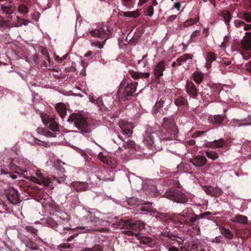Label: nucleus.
Here are the masks:
<instances>
[{
	"label": "nucleus",
	"mask_w": 251,
	"mask_h": 251,
	"mask_svg": "<svg viewBox=\"0 0 251 251\" xmlns=\"http://www.w3.org/2000/svg\"><path fill=\"white\" fill-rule=\"evenodd\" d=\"M164 102L165 100L162 99H160L159 101L156 102L154 108L156 112L160 111V109L162 107Z\"/></svg>",
	"instance_id": "obj_46"
},
{
	"label": "nucleus",
	"mask_w": 251,
	"mask_h": 251,
	"mask_svg": "<svg viewBox=\"0 0 251 251\" xmlns=\"http://www.w3.org/2000/svg\"><path fill=\"white\" fill-rule=\"evenodd\" d=\"M241 45L243 49L251 50V32L246 33V36L241 40Z\"/></svg>",
	"instance_id": "obj_20"
},
{
	"label": "nucleus",
	"mask_w": 251,
	"mask_h": 251,
	"mask_svg": "<svg viewBox=\"0 0 251 251\" xmlns=\"http://www.w3.org/2000/svg\"><path fill=\"white\" fill-rule=\"evenodd\" d=\"M119 126L125 135H127L128 137L132 135L133 128V124L132 123L122 121L119 123Z\"/></svg>",
	"instance_id": "obj_11"
},
{
	"label": "nucleus",
	"mask_w": 251,
	"mask_h": 251,
	"mask_svg": "<svg viewBox=\"0 0 251 251\" xmlns=\"http://www.w3.org/2000/svg\"><path fill=\"white\" fill-rule=\"evenodd\" d=\"M198 20H199L198 18L190 19L187 20L184 23V26L186 27V26H188L193 25L195 24H196L198 22Z\"/></svg>",
	"instance_id": "obj_45"
},
{
	"label": "nucleus",
	"mask_w": 251,
	"mask_h": 251,
	"mask_svg": "<svg viewBox=\"0 0 251 251\" xmlns=\"http://www.w3.org/2000/svg\"><path fill=\"white\" fill-rule=\"evenodd\" d=\"M98 158L101 162L106 165H110L111 164L110 159L108 157L104 155L102 152L99 153Z\"/></svg>",
	"instance_id": "obj_34"
},
{
	"label": "nucleus",
	"mask_w": 251,
	"mask_h": 251,
	"mask_svg": "<svg viewBox=\"0 0 251 251\" xmlns=\"http://www.w3.org/2000/svg\"><path fill=\"white\" fill-rule=\"evenodd\" d=\"M103 247L102 245L99 244H96L93 247L85 248L81 250V251H103Z\"/></svg>",
	"instance_id": "obj_32"
},
{
	"label": "nucleus",
	"mask_w": 251,
	"mask_h": 251,
	"mask_svg": "<svg viewBox=\"0 0 251 251\" xmlns=\"http://www.w3.org/2000/svg\"><path fill=\"white\" fill-rule=\"evenodd\" d=\"M153 12L154 10L152 5H150L147 9V15L149 16H151L153 14Z\"/></svg>",
	"instance_id": "obj_53"
},
{
	"label": "nucleus",
	"mask_w": 251,
	"mask_h": 251,
	"mask_svg": "<svg viewBox=\"0 0 251 251\" xmlns=\"http://www.w3.org/2000/svg\"><path fill=\"white\" fill-rule=\"evenodd\" d=\"M41 184H42L45 186H48L51 182V179L49 177H44L41 175Z\"/></svg>",
	"instance_id": "obj_47"
},
{
	"label": "nucleus",
	"mask_w": 251,
	"mask_h": 251,
	"mask_svg": "<svg viewBox=\"0 0 251 251\" xmlns=\"http://www.w3.org/2000/svg\"><path fill=\"white\" fill-rule=\"evenodd\" d=\"M222 233L229 239H232L233 237V234L228 229L224 228L222 231Z\"/></svg>",
	"instance_id": "obj_42"
},
{
	"label": "nucleus",
	"mask_w": 251,
	"mask_h": 251,
	"mask_svg": "<svg viewBox=\"0 0 251 251\" xmlns=\"http://www.w3.org/2000/svg\"><path fill=\"white\" fill-rule=\"evenodd\" d=\"M35 143H36L37 144L42 145L45 147H47V144H48L47 143H46L45 142L41 141V140H40L37 138H35Z\"/></svg>",
	"instance_id": "obj_59"
},
{
	"label": "nucleus",
	"mask_w": 251,
	"mask_h": 251,
	"mask_svg": "<svg viewBox=\"0 0 251 251\" xmlns=\"http://www.w3.org/2000/svg\"><path fill=\"white\" fill-rule=\"evenodd\" d=\"M42 119L43 123L47 126H48L50 129L53 131H57L59 130L58 124L50 116L45 115L44 117H42Z\"/></svg>",
	"instance_id": "obj_9"
},
{
	"label": "nucleus",
	"mask_w": 251,
	"mask_h": 251,
	"mask_svg": "<svg viewBox=\"0 0 251 251\" xmlns=\"http://www.w3.org/2000/svg\"><path fill=\"white\" fill-rule=\"evenodd\" d=\"M192 55L190 54H185L176 59V62L177 63V66H180L182 62H185L189 59H192Z\"/></svg>",
	"instance_id": "obj_31"
},
{
	"label": "nucleus",
	"mask_w": 251,
	"mask_h": 251,
	"mask_svg": "<svg viewBox=\"0 0 251 251\" xmlns=\"http://www.w3.org/2000/svg\"><path fill=\"white\" fill-rule=\"evenodd\" d=\"M18 11L21 14L25 15L28 13L29 9L25 5L20 4L18 7Z\"/></svg>",
	"instance_id": "obj_37"
},
{
	"label": "nucleus",
	"mask_w": 251,
	"mask_h": 251,
	"mask_svg": "<svg viewBox=\"0 0 251 251\" xmlns=\"http://www.w3.org/2000/svg\"><path fill=\"white\" fill-rule=\"evenodd\" d=\"M216 54L214 52H208L207 54V56L206 58V67L207 68H210L211 67L212 63L216 60Z\"/></svg>",
	"instance_id": "obj_27"
},
{
	"label": "nucleus",
	"mask_w": 251,
	"mask_h": 251,
	"mask_svg": "<svg viewBox=\"0 0 251 251\" xmlns=\"http://www.w3.org/2000/svg\"><path fill=\"white\" fill-rule=\"evenodd\" d=\"M90 34L94 37H98L101 39H105L103 42H105L106 40L105 37L107 36V33L104 29H95L91 30Z\"/></svg>",
	"instance_id": "obj_23"
},
{
	"label": "nucleus",
	"mask_w": 251,
	"mask_h": 251,
	"mask_svg": "<svg viewBox=\"0 0 251 251\" xmlns=\"http://www.w3.org/2000/svg\"><path fill=\"white\" fill-rule=\"evenodd\" d=\"M205 132V131H197L192 135V137L193 138H197L203 134Z\"/></svg>",
	"instance_id": "obj_55"
},
{
	"label": "nucleus",
	"mask_w": 251,
	"mask_h": 251,
	"mask_svg": "<svg viewBox=\"0 0 251 251\" xmlns=\"http://www.w3.org/2000/svg\"><path fill=\"white\" fill-rule=\"evenodd\" d=\"M231 221L234 222L244 224L247 223L248 218L245 216L238 214L233 217Z\"/></svg>",
	"instance_id": "obj_29"
},
{
	"label": "nucleus",
	"mask_w": 251,
	"mask_h": 251,
	"mask_svg": "<svg viewBox=\"0 0 251 251\" xmlns=\"http://www.w3.org/2000/svg\"><path fill=\"white\" fill-rule=\"evenodd\" d=\"M48 223L50 225V226L52 227H54L57 225L56 222L54 220H53L52 219H50L48 220Z\"/></svg>",
	"instance_id": "obj_60"
},
{
	"label": "nucleus",
	"mask_w": 251,
	"mask_h": 251,
	"mask_svg": "<svg viewBox=\"0 0 251 251\" xmlns=\"http://www.w3.org/2000/svg\"><path fill=\"white\" fill-rule=\"evenodd\" d=\"M242 56L243 57V58L245 60H248L249 58H251V52H247V54L243 52L242 53Z\"/></svg>",
	"instance_id": "obj_61"
},
{
	"label": "nucleus",
	"mask_w": 251,
	"mask_h": 251,
	"mask_svg": "<svg viewBox=\"0 0 251 251\" xmlns=\"http://www.w3.org/2000/svg\"><path fill=\"white\" fill-rule=\"evenodd\" d=\"M207 159L203 155H197L191 160V162L197 167L203 166L207 163Z\"/></svg>",
	"instance_id": "obj_18"
},
{
	"label": "nucleus",
	"mask_w": 251,
	"mask_h": 251,
	"mask_svg": "<svg viewBox=\"0 0 251 251\" xmlns=\"http://www.w3.org/2000/svg\"><path fill=\"white\" fill-rule=\"evenodd\" d=\"M140 210L147 212H151L153 210L152 203L150 202L145 203L144 205L141 206Z\"/></svg>",
	"instance_id": "obj_35"
},
{
	"label": "nucleus",
	"mask_w": 251,
	"mask_h": 251,
	"mask_svg": "<svg viewBox=\"0 0 251 251\" xmlns=\"http://www.w3.org/2000/svg\"><path fill=\"white\" fill-rule=\"evenodd\" d=\"M134 146V142L130 140H129L127 142L124 144V147H125V148H133Z\"/></svg>",
	"instance_id": "obj_51"
},
{
	"label": "nucleus",
	"mask_w": 251,
	"mask_h": 251,
	"mask_svg": "<svg viewBox=\"0 0 251 251\" xmlns=\"http://www.w3.org/2000/svg\"><path fill=\"white\" fill-rule=\"evenodd\" d=\"M98 178L100 180H104V181H113L114 180V178L113 176L110 177H107L105 176H104V177H101V176H98Z\"/></svg>",
	"instance_id": "obj_54"
},
{
	"label": "nucleus",
	"mask_w": 251,
	"mask_h": 251,
	"mask_svg": "<svg viewBox=\"0 0 251 251\" xmlns=\"http://www.w3.org/2000/svg\"><path fill=\"white\" fill-rule=\"evenodd\" d=\"M203 190L208 195L211 197H218L223 194V191L219 187H214L211 186H205Z\"/></svg>",
	"instance_id": "obj_12"
},
{
	"label": "nucleus",
	"mask_w": 251,
	"mask_h": 251,
	"mask_svg": "<svg viewBox=\"0 0 251 251\" xmlns=\"http://www.w3.org/2000/svg\"><path fill=\"white\" fill-rule=\"evenodd\" d=\"M140 242L141 244L147 245L149 247L151 248L154 247V245L156 244L155 240L148 237H143L142 238Z\"/></svg>",
	"instance_id": "obj_30"
},
{
	"label": "nucleus",
	"mask_w": 251,
	"mask_h": 251,
	"mask_svg": "<svg viewBox=\"0 0 251 251\" xmlns=\"http://www.w3.org/2000/svg\"><path fill=\"white\" fill-rule=\"evenodd\" d=\"M100 221H99L98 223L96 225V228H100V226H105V224H106L107 222L104 220L100 219Z\"/></svg>",
	"instance_id": "obj_56"
},
{
	"label": "nucleus",
	"mask_w": 251,
	"mask_h": 251,
	"mask_svg": "<svg viewBox=\"0 0 251 251\" xmlns=\"http://www.w3.org/2000/svg\"><path fill=\"white\" fill-rule=\"evenodd\" d=\"M164 197L178 203H184L188 201L187 197L184 193L174 188L169 189Z\"/></svg>",
	"instance_id": "obj_5"
},
{
	"label": "nucleus",
	"mask_w": 251,
	"mask_h": 251,
	"mask_svg": "<svg viewBox=\"0 0 251 251\" xmlns=\"http://www.w3.org/2000/svg\"><path fill=\"white\" fill-rule=\"evenodd\" d=\"M138 83L136 82H132L126 84L125 87L124 94L125 97H132L136 91Z\"/></svg>",
	"instance_id": "obj_16"
},
{
	"label": "nucleus",
	"mask_w": 251,
	"mask_h": 251,
	"mask_svg": "<svg viewBox=\"0 0 251 251\" xmlns=\"http://www.w3.org/2000/svg\"><path fill=\"white\" fill-rule=\"evenodd\" d=\"M235 25L236 27H240L243 26V28H244V25H245V23L242 21L237 20V21H235Z\"/></svg>",
	"instance_id": "obj_57"
},
{
	"label": "nucleus",
	"mask_w": 251,
	"mask_h": 251,
	"mask_svg": "<svg viewBox=\"0 0 251 251\" xmlns=\"http://www.w3.org/2000/svg\"><path fill=\"white\" fill-rule=\"evenodd\" d=\"M62 165H65V163L63 162L61 160H58L55 164V167L61 173H63L65 172V170L64 168L62 166Z\"/></svg>",
	"instance_id": "obj_43"
},
{
	"label": "nucleus",
	"mask_w": 251,
	"mask_h": 251,
	"mask_svg": "<svg viewBox=\"0 0 251 251\" xmlns=\"http://www.w3.org/2000/svg\"><path fill=\"white\" fill-rule=\"evenodd\" d=\"M5 192L8 201L13 204H17L20 202L19 194L15 189L9 187L5 189Z\"/></svg>",
	"instance_id": "obj_8"
},
{
	"label": "nucleus",
	"mask_w": 251,
	"mask_h": 251,
	"mask_svg": "<svg viewBox=\"0 0 251 251\" xmlns=\"http://www.w3.org/2000/svg\"><path fill=\"white\" fill-rule=\"evenodd\" d=\"M219 15L225 19L226 23H229L231 19V14L228 11H223L219 14Z\"/></svg>",
	"instance_id": "obj_36"
},
{
	"label": "nucleus",
	"mask_w": 251,
	"mask_h": 251,
	"mask_svg": "<svg viewBox=\"0 0 251 251\" xmlns=\"http://www.w3.org/2000/svg\"><path fill=\"white\" fill-rule=\"evenodd\" d=\"M155 217L162 222L166 221L170 218V216L167 214L164 213H158Z\"/></svg>",
	"instance_id": "obj_40"
},
{
	"label": "nucleus",
	"mask_w": 251,
	"mask_h": 251,
	"mask_svg": "<svg viewBox=\"0 0 251 251\" xmlns=\"http://www.w3.org/2000/svg\"><path fill=\"white\" fill-rule=\"evenodd\" d=\"M225 144V141L223 139L215 140L213 142L208 143L207 147L211 148H217L223 147Z\"/></svg>",
	"instance_id": "obj_26"
},
{
	"label": "nucleus",
	"mask_w": 251,
	"mask_h": 251,
	"mask_svg": "<svg viewBox=\"0 0 251 251\" xmlns=\"http://www.w3.org/2000/svg\"><path fill=\"white\" fill-rule=\"evenodd\" d=\"M12 16L9 15L7 17V20H4L1 16H0V30H10L12 27V24L10 23Z\"/></svg>",
	"instance_id": "obj_21"
},
{
	"label": "nucleus",
	"mask_w": 251,
	"mask_h": 251,
	"mask_svg": "<svg viewBox=\"0 0 251 251\" xmlns=\"http://www.w3.org/2000/svg\"><path fill=\"white\" fill-rule=\"evenodd\" d=\"M165 69V61L162 60L157 63L154 69V75L155 77L159 78L163 75V72Z\"/></svg>",
	"instance_id": "obj_19"
},
{
	"label": "nucleus",
	"mask_w": 251,
	"mask_h": 251,
	"mask_svg": "<svg viewBox=\"0 0 251 251\" xmlns=\"http://www.w3.org/2000/svg\"><path fill=\"white\" fill-rule=\"evenodd\" d=\"M232 62L231 61H229L226 58H223V64L226 66H229L231 64Z\"/></svg>",
	"instance_id": "obj_58"
},
{
	"label": "nucleus",
	"mask_w": 251,
	"mask_h": 251,
	"mask_svg": "<svg viewBox=\"0 0 251 251\" xmlns=\"http://www.w3.org/2000/svg\"><path fill=\"white\" fill-rule=\"evenodd\" d=\"M123 15L125 17H132L135 18L139 16L140 13L138 11H127L123 13Z\"/></svg>",
	"instance_id": "obj_39"
},
{
	"label": "nucleus",
	"mask_w": 251,
	"mask_h": 251,
	"mask_svg": "<svg viewBox=\"0 0 251 251\" xmlns=\"http://www.w3.org/2000/svg\"><path fill=\"white\" fill-rule=\"evenodd\" d=\"M212 215L209 211L197 215L191 208H187L180 214H174L171 218L175 226L181 227L186 225L195 230L198 234H200V227L204 222L202 219L206 218L210 220L209 216Z\"/></svg>",
	"instance_id": "obj_2"
},
{
	"label": "nucleus",
	"mask_w": 251,
	"mask_h": 251,
	"mask_svg": "<svg viewBox=\"0 0 251 251\" xmlns=\"http://www.w3.org/2000/svg\"><path fill=\"white\" fill-rule=\"evenodd\" d=\"M245 66L247 71L249 73H251V60L247 62Z\"/></svg>",
	"instance_id": "obj_64"
},
{
	"label": "nucleus",
	"mask_w": 251,
	"mask_h": 251,
	"mask_svg": "<svg viewBox=\"0 0 251 251\" xmlns=\"http://www.w3.org/2000/svg\"><path fill=\"white\" fill-rule=\"evenodd\" d=\"M194 80L198 84H200L203 79V75L201 73L196 72L193 74Z\"/></svg>",
	"instance_id": "obj_33"
},
{
	"label": "nucleus",
	"mask_w": 251,
	"mask_h": 251,
	"mask_svg": "<svg viewBox=\"0 0 251 251\" xmlns=\"http://www.w3.org/2000/svg\"><path fill=\"white\" fill-rule=\"evenodd\" d=\"M186 91L187 93L193 98H196L198 95V90L194 83L191 81H187L186 85Z\"/></svg>",
	"instance_id": "obj_15"
},
{
	"label": "nucleus",
	"mask_w": 251,
	"mask_h": 251,
	"mask_svg": "<svg viewBox=\"0 0 251 251\" xmlns=\"http://www.w3.org/2000/svg\"><path fill=\"white\" fill-rule=\"evenodd\" d=\"M128 74L134 79H138L143 78H149L150 76V74L149 72H138L133 70H130L128 72Z\"/></svg>",
	"instance_id": "obj_22"
},
{
	"label": "nucleus",
	"mask_w": 251,
	"mask_h": 251,
	"mask_svg": "<svg viewBox=\"0 0 251 251\" xmlns=\"http://www.w3.org/2000/svg\"><path fill=\"white\" fill-rule=\"evenodd\" d=\"M242 18L247 22H251V12H245L242 16Z\"/></svg>",
	"instance_id": "obj_48"
},
{
	"label": "nucleus",
	"mask_w": 251,
	"mask_h": 251,
	"mask_svg": "<svg viewBox=\"0 0 251 251\" xmlns=\"http://www.w3.org/2000/svg\"><path fill=\"white\" fill-rule=\"evenodd\" d=\"M88 220V225L90 228L87 229V232H90L92 231H99L104 232L108 231L106 227L96 228V225L99 221H100V218L96 217L94 215L91 214L87 217Z\"/></svg>",
	"instance_id": "obj_7"
},
{
	"label": "nucleus",
	"mask_w": 251,
	"mask_h": 251,
	"mask_svg": "<svg viewBox=\"0 0 251 251\" xmlns=\"http://www.w3.org/2000/svg\"><path fill=\"white\" fill-rule=\"evenodd\" d=\"M67 121L70 123H74L76 127L82 130V133L88 132L87 119L81 114L73 113L70 116Z\"/></svg>",
	"instance_id": "obj_4"
},
{
	"label": "nucleus",
	"mask_w": 251,
	"mask_h": 251,
	"mask_svg": "<svg viewBox=\"0 0 251 251\" xmlns=\"http://www.w3.org/2000/svg\"><path fill=\"white\" fill-rule=\"evenodd\" d=\"M25 229L28 232H30L33 236H37L38 230L32 226H26Z\"/></svg>",
	"instance_id": "obj_44"
},
{
	"label": "nucleus",
	"mask_w": 251,
	"mask_h": 251,
	"mask_svg": "<svg viewBox=\"0 0 251 251\" xmlns=\"http://www.w3.org/2000/svg\"><path fill=\"white\" fill-rule=\"evenodd\" d=\"M41 14L39 12L35 11L31 14V17L32 19L35 21H38L39 18L40 17Z\"/></svg>",
	"instance_id": "obj_49"
},
{
	"label": "nucleus",
	"mask_w": 251,
	"mask_h": 251,
	"mask_svg": "<svg viewBox=\"0 0 251 251\" xmlns=\"http://www.w3.org/2000/svg\"><path fill=\"white\" fill-rule=\"evenodd\" d=\"M3 4H1V9L3 13L10 15L13 13L16 9V6L12 0H8Z\"/></svg>",
	"instance_id": "obj_13"
},
{
	"label": "nucleus",
	"mask_w": 251,
	"mask_h": 251,
	"mask_svg": "<svg viewBox=\"0 0 251 251\" xmlns=\"http://www.w3.org/2000/svg\"><path fill=\"white\" fill-rule=\"evenodd\" d=\"M175 103L177 106L185 107L188 105L187 96H178L175 100Z\"/></svg>",
	"instance_id": "obj_25"
},
{
	"label": "nucleus",
	"mask_w": 251,
	"mask_h": 251,
	"mask_svg": "<svg viewBox=\"0 0 251 251\" xmlns=\"http://www.w3.org/2000/svg\"><path fill=\"white\" fill-rule=\"evenodd\" d=\"M55 109L62 119H64L66 116V108L63 103H58L56 104Z\"/></svg>",
	"instance_id": "obj_24"
},
{
	"label": "nucleus",
	"mask_w": 251,
	"mask_h": 251,
	"mask_svg": "<svg viewBox=\"0 0 251 251\" xmlns=\"http://www.w3.org/2000/svg\"><path fill=\"white\" fill-rule=\"evenodd\" d=\"M78 235V233L75 232L72 235H71L67 240L68 242L71 241L73 239H74L75 237H77Z\"/></svg>",
	"instance_id": "obj_63"
},
{
	"label": "nucleus",
	"mask_w": 251,
	"mask_h": 251,
	"mask_svg": "<svg viewBox=\"0 0 251 251\" xmlns=\"http://www.w3.org/2000/svg\"><path fill=\"white\" fill-rule=\"evenodd\" d=\"M205 154L208 158L213 160L217 159L219 157L218 153L213 151H207Z\"/></svg>",
	"instance_id": "obj_38"
},
{
	"label": "nucleus",
	"mask_w": 251,
	"mask_h": 251,
	"mask_svg": "<svg viewBox=\"0 0 251 251\" xmlns=\"http://www.w3.org/2000/svg\"><path fill=\"white\" fill-rule=\"evenodd\" d=\"M160 239L164 241L166 244H174L176 242L178 245H181L185 240L182 236H179L178 235L173 233L170 231L162 232L160 236Z\"/></svg>",
	"instance_id": "obj_6"
},
{
	"label": "nucleus",
	"mask_w": 251,
	"mask_h": 251,
	"mask_svg": "<svg viewBox=\"0 0 251 251\" xmlns=\"http://www.w3.org/2000/svg\"><path fill=\"white\" fill-rule=\"evenodd\" d=\"M226 118V116L225 114L210 115L208 117V121L211 124L217 126H220L222 125Z\"/></svg>",
	"instance_id": "obj_10"
},
{
	"label": "nucleus",
	"mask_w": 251,
	"mask_h": 251,
	"mask_svg": "<svg viewBox=\"0 0 251 251\" xmlns=\"http://www.w3.org/2000/svg\"><path fill=\"white\" fill-rule=\"evenodd\" d=\"M9 166V167L11 169H16V172H17L18 170H21L23 172H25V169H20L19 167L16 166V165H14V164L13 163V160H10V162Z\"/></svg>",
	"instance_id": "obj_50"
},
{
	"label": "nucleus",
	"mask_w": 251,
	"mask_h": 251,
	"mask_svg": "<svg viewBox=\"0 0 251 251\" xmlns=\"http://www.w3.org/2000/svg\"><path fill=\"white\" fill-rule=\"evenodd\" d=\"M20 239L25 244L26 248L31 250H36L38 249L36 243L33 242L32 239L29 237L21 234L20 235Z\"/></svg>",
	"instance_id": "obj_14"
},
{
	"label": "nucleus",
	"mask_w": 251,
	"mask_h": 251,
	"mask_svg": "<svg viewBox=\"0 0 251 251\" xmlns=\"http://www.w3.org/2000/svg\"><path fill=\"white\" fill-rule=\"evenodd\" d=\"M178 132L174 120L164 118L158 136L155 132L147 131L144 135V142L149 148L154 147L157 151H160L162 147V145L159 146V143L162 144L165 141L175 139Z\"/></svg>",
	"instance_id": "obj_1"
},
{
	"label": "nucleus",
	"mask_w": 251,
	"mask_h": 251,
	"mask_svg": "<svg viewBox=\"0 0 251 251\" xmlns=\"http://www.w3.org/2000/svg\"><path fill=\"white\" fill-rule=\"evenodd\" d=\"M32 181L35 182L36 183L41 184V175L39 176V178H36L35 177H33L32 178Z\"/></svg>",
	"instance_id": "obj_62"
},
{
	"label": "nucleus",
	"mask_w": 251,
	"mask_h": 251,
	"mask_svg": "<svg viewBox=\"0 0 251 251\" xmlns=\"http://www.w3.org/2000/svg\"><path fill=\"white\" fill-rule=\"evenodd\" d=\"M17 22L16 23H12V27H20L22 25H27L30 23L28 20L21 18L19 16H16Z\"/></svg>",
	"instance_id": "obj_28"
},
{
	"label": "nucleus",
	"mask_w": 251,
	"mask_h": 251,
	"mask_svg": "<svg viewBox=\"0 0 251 251\" xmlns=\"http://www.w3.org/2000/svg\"><path fill=\"white\" fill-rule=\"evenodd\" d=\"M117 225L120 228L125 229L122 232L123 234L138 237L139 233L144 229L145 224L140 220L128 219L120 220Z\"/></svg>",
	"instance_id": "obj_3"
},
{
	"label": "nucleus",
	"mask_w": 251,
	"mask_h": 251,
	"mask_svg": "<svg viewBox=\"0 0 251 251\" xmlns=\"http://www.w3.org/2000/svg\"><path fill=\"white\" fill-rule=\"evenodd\" d=\"M59 248L60 249H70L72 248V245L68 243H64L61 244L59 246Z\"/></svg>",
	"instance_id": "obj_52"
},
{
	"label": "nucleus",
	"mask_w": 251,
	"mask_h": 251,
	"mask_svg": "<svg viewBox=\"0 0 251 251\" xmlns=\"http://www.w3.org/2000/svg\"><path fill=\"white\" fill-rule=\"evenodd\" d=\"M71 186L77 192L85 191L89 190L88 184L86 182L74 181L71 183Z\"/></svg>",
	"instance_id": "obj_17"
},
{
	"label": "nucleus",
	"mask_w": 251,
	"mask_h": 251,
	"mask_svg": "<svg viewBox=\"0 0 251 251\" xmlns=\"http://www.w3.org/2000/svg\"><path fill=\"white\" fill-rule=\"evenodd\" d=\"M211 89L215 93L219 94L223 88L221 84H214L211 85Z\"/></svg>",
	"instance_id": "obj_41"
}]
</instances>
